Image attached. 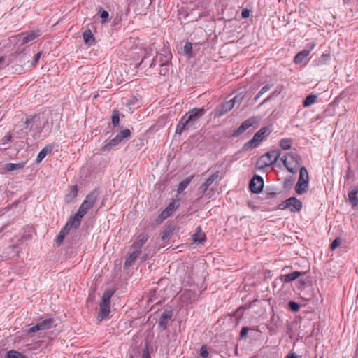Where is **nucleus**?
Here are the masks:
<instances>
[{"mask_svg": "<svg viewBox=\"0 0 358 358\" xmlns=\"http://www.w3.org/2000/svg\"><path fill=\"white\" fill-rule=\"evenodd\" d=\"M167 52H169V51H165V53L164 54H159L157 56V58L156 59H153L152 63L150 64V67L152 68L155 66V62L157 61V59H159V60L160 61V59L162 58V59H165V55L167 53Z\"/></svg>", "mask_w": 358, "mask_h": 358, "instance_id": "nucleus-42", "label": "nucleus"}, {"mask_svg": "<svg viewBox=\"0 0 358 358\" xmlns=\"http://www.w3.org/2000/svg\"><path fill=\"white\" fill-rule=\"evenodd\" d=\"M250 15V10L247 9V8H244L242 10V12H241V16L243 18H248Z\"/></svg>", "mask_w": 358, "mask_h": 358, "instance_id": "nucleus-48", "label": "nucleus"}, {"mask_svg": "<svg viewBox=\"0 0 358 358\" xmlns=\"http://www.w3.org/2000/svg\"><path fill=\"white\" fill-rule=\"evenodd\" d=\"M110 141L111 142L112 145H115V147L121 143V141L116 136Z\"/></svg>", "mask_w": 358, "mask_h": 358, "instance_id": "nucleus-53", "label": "nucleus"}, {"mask_svg": "<svg viewBox=\"0 0 358 358\" xmlns=\"http://www.w3.org/2000/svg\"><path fill=\"white\" fill-rule=\"evenodd\" d=\"M248 331H249V327H243L241 330V332H240V337L241 338H243L245 337H246V336L248 335Z\"/></svg>", "mask_w": 358, "mask_h": 358, "instance_id": "nucleus-44", "label": "nucleus"}, {"mask_svg": "<svg viewBox=\"0 0 358 358\" xmlns=\"http://www.w3.org/2000/svg\"><path fill=\"white\" fill-rule=\"evenodd\" d=\"M171 59V52H167L165 55V59H160V69L159 74L162 76H166L168 74L169 71V62Z\"/></svg>", "mask_w": 358, "mask_h": 358, "instance_id": "nucleus-14", "label": "nucleus"}, {"mask_svg": "<svg viewBox=\"0 0 358 358\" xmlns=\"http://www.w3.org/2000/svg\"><path fill=\"white\" fill-rule=\"evenodd\" d=\"M287 205H289L288 208L290 209L292 212H299L302 208V203L296 197H290L287 199Z\"/></svg>", "mask_w": 358, "mask_h": 358, "instance_id": "nucleus-17", "label": "nucleus"}, {"mask_svg": "<svg viewBox=\"0 0 358 358\" xmlns=\"http://www.w3.org/2000/svg\"><path fill=\"white\" fill-rule=\"evenodd\" d=\"M152 48L151 47L149 49L145 50V54L141 62H143L147 57H150L152 55Z\"/></svg>", "mask_w": 358, "mask_h": 358, "instance_id": "nucleus-51", "label": "nucleus"}, {"mask_svg": "<svg viewBox=\"0 0 358 358\" xmlns=\"http://www.w3.org/2000/svg\"><path fill=\"white\" fill-rule=\"evenodd\" d=\"M100 17L102 20V22L103 23L108 20L109 14L106 10H102L101 12Z\"/></svg>", "mask_w": 358, "mask_h": 358, "instance_id": "nucleus-46", "label": "nucleus"}, {"mask_svg": "<svg viewBox=\"0 0 358 358\" xmlns=\"http://www.w3.org/2000/svg\"><path fill=\"white\" fill-rule=\"evenodd\" d=\"M280 160L283 162L287 171L292 173H295L300 165V158L294 152L285 155L280 158Z\"/></svg>", "mask_w": 358, "mask_h": 358, "instance_id": "nucleus-5", "label": "nucleus"}, {"mask_svg": "<svg viewBox=\"0 0 358 358\" xmlns=\"http://www.w3.org/2000/svg\"><path fill=\"white\" fill-rule=\"evenodd\" d=\"M289 308L293 312H297L299 310V305L297 303L292 301L289 302Z\"/></svg>", "mask_w": 358, "mask_h": 358, "instance_id": "nucleus-39", "label": "nucleus"}, {"mask_svg": "<svg viewBox=\"0 0 358 358\" xmlns=\"http://www.w3.org/2000/svg\"><path fill=\"white\" fill-rule=\"evenodd\" d=\"M320 358H322V357H320Z\"/></svg>", "mask_w": 358, "mask_h": 358, "instance_id": "nucleus-63", "label": "nucleus"}, {"mask_svg": "<svg viewBox=\"0 0 358 358\" xmlns=\"http://www.w3.org/2000/svg\"><path fill=\"white\" fill-rule=\"evenodd\" d=\"M243 96L238 95L234 97L232 99L223 103L222 104L217 106L214 112V117L219 118L230 111L236 102H241Z\"/></svg>", "mask_w": 358, "mask_h": 358, "instance_id": "nucleus-7", "label": "nucleus"}, {"mask_svg": "<svg viewBox=\"0 0 358 358\" xmlns=\"http://www.w3.org/2000/svg\"><path fill=\"white\" fill-rule=\"evenodd\" d=\"M8 65V63L6 61L5 57H0V69H2Z\"/></svg>", "mask_w": 358, "mask_h": 358, "instance_id": "nucleus-49", "label": "nucleus"}, {"mask_svg": "<svg viewBox=\"0 0 358 358\" xmlns=\"http://www.w3.org/2000/svg\"><path fill=\"white\" fill-rule=\"evenodd\" d=\"M192 44L190 42H186L183 48V53L188 57H192Z\"/></svg>", "mask_w": 358, "mask_h": 358, "instance_id": "nucleus-36", "label": "nucleus"}, {"mask_svg": "<svg viewBox=\"0 0 358 358\" xmlns=\"http://www.w3.org/2000/svg\"><path fill=\"white\" fill-rule=\"evenodd\" d=\"M191 178H187L182 182H180L178 186L177 192L178 194L182 193L190 183Z\"/></svg>", "mask_w": 358, "mask_h": 358, "instance_id": "nucleus-30", "label": "nucleus"}, {"mask_svg": "<svg viewBox=\"0 0 358 358\" xmlns=\"http://www.w3.org/2000/svg\"><path fill=\"white\" fill-rule=\"evenodd\" d=\"M343 94H340V98L342 99Z\"/></svg>", "mask_w": 358, "mask_h": 358, "instance_id": "nucleus-62", "label": "nucleus"}, {"mask_svg": "<svg viewBox=\"0 0 358 358\" xmlns=\"http://www.w3.org/2000/svg\"><path fill=\"white\" fill-rule=\"evenodd\" d=\"M41 52H38L37 54H36L34 56L33 60H32V62H31V65L32 66H36V64L38 63V60L41 58Z\"/></svg>", "mask_w": 358, "mask_h": 358, "instance_id": "nucleus-47", "label": "nucleus"}, {"mask_svg": "<svg viewBox=\"0 0 358 358\" xmlns=\"http://www.w3.org/2000/svg\"><path fill=\"white\" fill-rule=\"evenodd\" d=\"M148 239V236L147 234L139 235L138 240L132 244L131 249L141 250V247L146 243Z\"/></svg>", "mask_w": 358, "mask_h": 358, "instance_id": "nucleus-18", "label": "nucleus"}, {"mask_svg": "<svg viewBox=\"0 0 358 358\" xmlns=\"http://www.w3.org/2000/svg\"><path fill=\"white\" fill-rule=\"evenodd\" d=\"M23 164L22 163H7L5 165V169L8 171H13L23 168Z\"/></svg>", "mask_w": 358, "mask_h": 358, "instance_id": "nucleus-31", "label": "nucleus"}, {"mask_svg": "<svg viewBox=\"0 0 358 358\" xmlns=\"http://www.w3.org/2000/svg\"><path fill=\"white\" fill-rule=\"evenodd\" d=\"M256 122L255 117H251L243 122L235 130L232 134V136L236 137L240 134H243L246 129H248L250 127L252 126L254 123Z\"/></svg>", "mask_w": 358, "mask_h": 358, "instance_id": "nucleus-11", "label": "nucleus"}, {"mask_svg": "<svg viewBox=\"0 0 358 358\" xmlns=\"http://www.w3.org/2000/svg\"><path fill=\"white\" fill-rule=\"evenodd\" d=\"M83 40L85 44L92 45L94 43V37L90 29L85 31L83 34Z\"/></svg>", "mask_w": 358, "mask_h": 358, "instance_id": "nucleus-26", "label": "nucleus"}, {"mask_svg": "<svg viewBox=\"0 0 358 358\" xmlns=\"http://www.w3.org/2000/svg\"><path fill=\"white\" fill-rule=\"evenodd\" d=\"M271 133V130L268 127L260 129L252 137L251 140L246 142L243 145L245 150H252L257 148L260 142Z\"/></svg>", "mask_w": 358, "mask_h": 358, "instance_id": "nucleus-6", "label": "nucleus"}, {"mask_svg": "<svg viewBox=\"0 0 358 358\" xmlns=\"http://www.w3.org/2000/svg\"><path fill=\"white\" fill-rule=\"evenodd\" d=\"M292 145V141L290 138H283L280 141V146L283 150H289Z\"/></svg>", "mask_w": 358, "mask_h": 358, "instance_id": "nucleus-32", "label": "nucleus"}, {"mask_svg": "<svg viewBox=\"0 0 358 358\" xmlns=\"http://www.w3.org/2000/svg\"><path fill=\"white\" fill-rule=\"evenodd\" d=\"M99 306H100V310H99V313L97 319L99 321H102L108 317L110 311V306H104V305L103 306L99 305Z\"/></svg>", "mask_w": 358, "mask_h": 358, "instance_id": "nucleus-23", "label": "nucleus"}, {"mask_svg": "<svg viewBox=\"0 0 358 358\" xmlns=\"http://www.w3.org/2000/svg\"><path fill=\"white\" fill-rule=\"evenodd\" d=\"M278 94H276L275 92H273L270 96H268L267 98H266L259 105L260 106H262L263 104H264L265 103L268 102V101H270L273 97L277 96Z\"/></svg>", "mask_w": 358, "mask_h": 358, "instance_id": "nucleus-52", "label": "nucleus"}, {"mask_svg": "<svg viewBox=\"0 0 358 358\" xmlns=\"http://www.w3.org/2000/svg\"><path fill=\"white\" fill-rule=\"evenodd\" d=\"M203 108H194L187 112L176 125L175 133L180 135L185 131H192L199 126L200 119L205 115Z\"/></svg>", "mask_w": 358, "mask_h": 358, "instance_id": "nucleus-1", "label": "nucleus"}, {"mask_svg": "<svg viewBox=\"0 0 358 358\" xmlns=\"http://www.w3.org/2000/svg\"><path fill=\"white\" fill-rule=\"evenodd\" d=\"M336 265L333 259L329 261L325 265V274L327 277L334 278L336 277Z\"/></svg>", "mask_w": 358, "mask_h": 358, "instance_id": "nucleus-19", "label": "nucleus"}, {"mask_svg": "<svg viewBox=\"0 0 358 358\" xmlns=\"http://www.w3.org/2000/svg\"><path fill=\"white\" fill-rule=\"evenodd\" d=\"M341 244V240L340 238L337 237V243H336V245H337V248Z\"/></svg>", "mask_w": 358, "mask_h": 358, "instance_id": "nucleus-59", "label": "nucleus"}, {"mask_svg": "<svg viewBox=\"0 0 358 358\" xmlns=\"http://www.w3.org/2000/svg\"><path fill=\"white\" fill-rule=\"evenodd\" d=\"M173 316V311L169 309L164 310L162 313L161 314V316L159 317L158 325L159 327L165 330L167 328V325L169 323V321L171 319Z\"/></svg>", "mask_w": 358, "mask_h": 358, "instance_id": "nucleus-10", "label": "nucleus"}, {"mask_svg": "<svg viewBox=\"0 0 358 358\" xmlns=\"http://www.w3.org/2000/svg\"><path fill=\"white\" fill-rule=\"evenodd\" d=\"M220 176V171H216L214 173H213L206 181L205 184L209 187Z\"/></svg>", "mask_w": 358, "mask_h": 358, "instance_id": "nucleus-33", "label": "nucleus"}, {"mask_svg": "<svg viewBox=\"0 0 358 358\" xmlns=\"http://www.w3.org/2000/svg\"><path fill=\"white\" fill-rule=\"evenodd\" d=\"M281 151L273 150L262 155L257 160L256 166L258 169H263L275 164L280 159Z\"/></svg>", "mask_w": 358, "mask_h": 358, "instance_id": "nucleus-4", "label": "nucleus"}, {"mask_svg": "<svg viewBox=\"0 0 358 358\" xmlns=\"http://www.w3.org/2000/svg\"><path fill=\"white\" fill-rule=\"evenodd\" d=\"M141 254V250H133V252L129 255L124 262L125 267L131 266Z\"/></svg>", "mask_w": 358, "mask_h": 358, "instance_id": "nucleus-22", "label": "nucleus"}, {"mask_svg": "<svg viewBox=\"0 0 358 358\" xmlns=\"http://www.w3.org/2000/svg\"><path fill=\"white\" fill-rule=\"evenodd\" d=\"M78 189L77 185H72L71 187L70 191L68 194H66L64 196V201L66 203H71L73 199L77 196L78 195Z\"/></svg>", "mask_w": 358, "mask_h": 358, "instance_id": "nucleus-21", "label": "nucleus"}, {"mask_svg": "<svg viewBox=\"0 0 358 358\" xmlns=\"http://www.w3.org/2000/svg\"><path fill=\"white\" fill-rule=\"evenodd\" d=\"M197 230L200 232V231H201V228H200L199 227H197Z\"/></svg>", "mask_w": 358, "mask_h": 358, "instance_id": "nucleus-61", "label": "nucleus"}, {"mask_svg": "<svg viewBox=\"0 0 358 358\" xmlns=\"http://www.w3.org/2000/svg\"><path fill=\"white\" fill-rule=\"evenodd\" d=\"M308 184V174L305 167L300 168L299 178L295 185V191L297 194H301L306 192Z\"/></svg>", "mask_w": 358, "mask_h": 358, "instance_id": "nucleus-8", "label": "nucleus"}, {"mask_svg": "<svg viewBox=\"0 0 358 358\" xmlns=\"http://www.w3.org/2000/svg\"><path fill=\"white\" fill-rule=\"evenodd\" d=\"M112 124L114 127H116L118 125L120 122V117H119V112L117 110H113L112 117Z\"/></svg>", "mask_w": 358, "mask_h": 358, "instance_id": "nucleus-38", "label": "nucleus"}, {"mask_svg": "<svg viewBox=\"0 0 358 358\" xmlns=\"http://www.w3.org/2000/svg\"><path fill=\"white\" fill-rule=\"evenodd\" d=\"M99 192L96 190H94L90 192L85 198L84 201L80 206L78 210L71 218V225L75 229L78 228L80 224L82 218L87 213V211L92 208L97 201Z\"/></svg>", "mask_w": 358, "mask_h": 358, "instance_id": "nucleus-2", "label": "nucleus"}, {"mask_svg": "<svg viewBox=\"0 0 358 358\" xmlns=\"http://www.w3.org/2000/svg\"><path fill=\"white\" fill-rule=\"evenodd\" d=\"M116 136L122 141L124 139H127L131 136V131L129 129L122 130Z\"/></svg>", "mask_w": 358, "mask_h": 358, "instance_id": "nucleus-34", "label": "nucleus"}, {"mask_svg": "<svg viewBox=\"0 0 358 358\" xmlns=\"http://www.w3.org/2000/svg\"><path fill=\"white\" fill-rule=\"evenodd\" d=\"M171 232V231L169 229L164 230L162 235V239L166 240L170 236Z\"/></svg>", "mask_w": 358, "mask_h": 358, "instance_id": "nucleus-50", "label": "nucleus"}, {"mask_svg": "<svg viewBox=\"0 0 358 358\" xmlns=\"http://www.w3.org/2000/svg\"><path fill=\"white\" fill-rule=\"evenodd\" d=\"M38 331H41V329L40 328L38 323H37L36 325L33 326L32 327L29 328L27 330V334H31Z\"/></svg>", "mask_w": 358, "mask_h": 358, "instance_id": "nucleus-43", "label": "nucleus"}, {"mask_svg": "<svg viewBox=\"0 0 358 358\" xmlns=\"http://www.w3.org/2000/svg\"><path fill=\"white\" fill-rule=\"evenodd\" d=\"M317 96L315 94H309L303 101V107H309L315 103Z\"/></svg>", "mask_w": 358, "mask_h": 358, "instance_id": "nucleus-29", "label": "nucleus"}, {"mask_svg": "<svg viewBox=\"0 0 358 358\" xmlns=\"http://www.w3.org/2000/svg\"><path fill=\"white\" fill-rule=\"evenodd\" d=\"M299 357L295 353H289L287 358H298Z\"/></svg>", "mask_w": 358, "mask_h": 358, "instance_id": "nucleus-57", "label": "nucleus"}, {"mask_svg": "<svg viewBox=\"0 0 358 358\" xmlns=\"http://www.w3.org/2000/svg\"><path fill=\"white\" fill-rule=\"evenodd\" d=\"M299 282L302 285L305 284V281L304 280H300Z\"/></svg>", "mask_w": 358, "mask_h": 358, "instance_id": "nucleus-60", "label": "nucleus"}, {"mask_svg": "<svg viewBox=\"0 0 358 358\" xmlns=\"http://www.w3.org/2000/svg\"><path fill=\"white\" fill-rule=\"evenodd\" d=\"M310 54V50H303L299 52L294 59V61L296 64H301L304 62V60L308 57Z\"/></svg>", "mask_w": 358, "mask_h": 358, "instance_id": "nucleus-25", "label": "nucleus"}, {"mask_svg": "<svg viewBox=\"0 0 358 358\" xmlns=\"http://www.w3.org/2000/svg\"><path fill=\"white\" fill-rule=\"evenodd\" d=\"M199 352H200V355L202 358H207L209 355L208 349H207L206 346H205V345L201 346Z\"/></svg>", "mask_w": 358, "mask_h": 358, "instance_id": "nucleus-40", "label": "nucleus"}, {"mask_svg": "<svg viewBox=\"0 0 358 358\" xmlns=\"http://www.w3.org/2000/svg\"><path fill=\"white\" fill-rule=\"evenodd\" d=\"M208 187L205 184H202L199 188H198V192H199V194H201V195H203L206 192V190L208 189Z\"/></svg>", "mask_w": 358, "mask_h": 358, "instance_id": "nucleus-45", "label": "nucleus"}, {"mask_svg": "<svg viewBox=\"0 0 358 358\" xmlns=\"http://www.w3.org/2000/svg\"><path fill=\"white\" fill-rule=\"evenodd\" d=\"M3 139L6 142L10 141L12 139V136L10 134H7L3 138Z\"/></svg>", "mask_w": 358, "mask_h": 358, "instance_id": "nucleus-55", "label": "nucleus"}, {"mask_svg": "<svg viewBox=\"0 0 358 358\" xmlns=\"http://www.w3.org/2000/svg\"><path fill=\"white\" fill-rule=\"evenodd\" d=\"M303 274H304V273L300 271H294L290 273L281 275L280 279L284 283H287L297 279L299 276L302 275Z\"/></svg>", "mask_w": 358, "mask_h": 358, "instance_id": "nucleus-20", "label": "nucleus"}, {"mask_svg": "<svg viewBox=\"0 0 358 358\" xmlns=\"http://www.w3.org/2000/svg\"><path fill=\"white\" fill-rule=\"evenodd\" d=\"M264 187V180L260 176L255 175L250 182V189L252 193H260Z\"/></svg>", "mask_w": 358, "mask_h": 358, "instance_id": "nucleus-9", "label": "nucleus"}, {"mask_svg": "<svg viewBox=\"0 0 358 358\" xmlns=\"http://www.w3.org/2000/svg\"><path fill=\"white\" fill-rule=\"evenodd\" d=\"M330 248L331 250H334L336 249V239L332 241L330 245Z\"/></svg>", "mask_w": 358, "mask_h": 358, "instance_id": "nucleus-56", "label": "nucleus"}, {"mask_svg": "<svg viewBox=\"0 0 358 358\" xmlns=\"http://www.w3.org/2000/svg\"><path fill=\"white\" fill-rule=\"evenodd\" d=\"M287 203H287V199L285 201H284V202L281 203L278 206V208H279L280 209H282V210H285V209H286V208H288L289 205H287Z\"/></svg>", "mask_w": 358, "mask_h": 358, "instance_id": "nucleus-54", "label": "nucleus"}, {"mask_svg": "<svg viewBox=\"0 0 358 358\" xmlns=\"http://www.w3.org/2000/svg\"><path fill=\"white\" fill-rule=\"evenodd\" d=\"M115 147V145H112L111 144V142L109 141L108 143H107L106 145H104L101 149V151L102 152H108L110 151L112 148H113Z\"/></svg>", "mask_w": 358, "mask_h": 358, "instance_id": "nucleus-41", "label": "nucleus"}, {"mask_svg": "<svg viewBox=\"0 0 358 358\" xmlns=\"http://www.w3.org/2000/svg\"><path fill=\"white\" fill-rule=\"evenodd\" d=\"M194 242L201 243L205 240V234L204 233H197L193 235Z\"/></svg>", "mask_w": 358, "mask_h": 358, "instance_id": "nucleus-37", "label": "nucleus"}, {"mask_svg": "<svg viewBox=\"0 0 358 358\" xmlns=\"http://www.w3.org/2000/svg\"><path fill=\"white\" fill-rule=\"evenodd\" d=\"M271 86H272V85H269V84L264 85L259 90V92L256 94V96L254 98V100L257 101L264 93H266L271 89Z\"/></svg>", "mask_w": 358, "mask_h": 358, "instance_id": "nucleus-35", "label": "nucleus"}, {"mask_svg": "<svg viewBox=\"0 0 358 358\" xmlns=\"http://www.w3.org/2000/svg\"><path fill=\"white\" fill-rule=\"evenodd\" d=\"M178 207V205L175 202L172 201L169 206L159 214L158 219L164 220L169 217Z\"/></svg>", "mask_w": 358, "mask_h": 358, "instance_id": "nucleus-13", "label": "nucleus"}, {"mask_svg": "<svg viewBox=\"0 0 358 358\" xmlns=\"http://www.w3.org/2000/svg\"><path fill=\"white\" fill-rule=\"evenodd\" d=\"M48 123V119L44 114L35 115L27 117L25 128L41 133Z\"/></svg>", "mask_w": 358, "mask_h": 358, "instance_id": "nucleus-3", "label": "nucleus"}, {"mask_svg": "<svg viewBox=\"0 0 358 358\" xmlns=\"http://www.w3.org/2000/svg\"><path fill=\"white\" fill-rule=\"evenodd\" d=\"M51 150H52L51 147L43 148L38 154L36 159V162L37 163L41 162Z\"/></svg>", "mask_w": 358, "mask_h": 358, "instance_id": "nucleus-28", "label": "nucleus"}, {"mask_svg": "<svg viewBox=\"0 0 358 358\" xmlns=\"http://www.w3.org/2000/svg\"><path fill=\"white\" fill-rule=\"evenodd\" d=\"M40 35L39 31H31L27 34H22L20 41L22 44L31 42Z\"/></svg>", "mask_w": 358, "mask_h": 358, "instance_id": "nucleus-16", "label": "nucleus"}, {"mask_svg": "<svg viewBox=\"0 0 358 358\" xmlns=\"http://www.w3.org/2000/svg\"><path fill=\"white\" fill-rule=\"evenodd\" d=\"M74 228L73 227H71V219L66 224V225L61 229L59 234L57 235L56 238V243L59 245L62 243L64 238L69 233L70 229Z\"/></svg>", "mask_w": 358, "mask_h": 358, "instance_id": "nucleus-15", "label": "nucleus"}, {"mask_svg": "<svg viewBox=\"0 0 358 358\" xmlns=\"http://www.w3.org/2000/svg\"><path fill=\"white\" fill-rule=\"evenodd\" d=\"M114 292L110 289L106 290L103 292V294L101 297L99 305L104 306H110V299L112 296L113 295Z\"/></svg>", "mask_w": 358, "mask_h": 358, "instance_id": "nucleus-24", "label": "nucleus"}, {"mask_svg": "<svg viewBox=\"0 0 358 358\" xmlns=\"http://www.w3.org/2000/svg\"><path fill=\"white\" fill-rule=\"evenodd\" d=\"M41 331L49 329L54 327V320L51 318L43 320L38 322Z\"/></svg>", "mask_w": 358, "mask_h": 358, "instance_id": "nucleus-27", "label": "nucleus"}, {"mask_svg": "<svg viewBox=\"0 0 358 358\" xmlns=\"http://www.w3.org/2000/svg\"><path fill=\"white\" fill-rule=\"evenodd\" d=\"M348 197L350 204L353 209L358 208V188L350 187L348 190Z\"/></svg>", "mask_w": 358, "mask_h": 358, "instance_id": "nucleus-12", "label": "nucleus"}, {"mask_svg": "<svg viewBox=\"0 0 358 358\" xmlns=\"http://www.w3.org/2000/svg\"><path fill=\"white\" fill-rule=\"evenodd\" d=\"M143 358H150V355H149L148 349L144 351L143 355Z\"/></svg>", "mask_w": 358, "mask_h": 358, "instance_id": "nucleus-58", "label": "nucleus"}]
</instances>
